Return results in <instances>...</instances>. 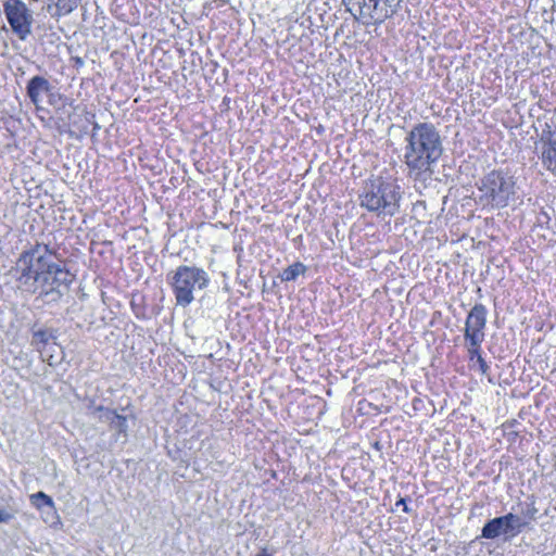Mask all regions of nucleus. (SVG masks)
<instances>
[{"mask_svg":"<svg viewBox=\"0 0 556 556\" xmlns=\"http://www.w3.org/2000/svg\"><path fill=\"white\" fill-rule=\"evenodd\" d=\"M12 273L18 288L29 293L39 292L47 302H58L73 281V275L51 261L48 245L37 244L23 252Z\"/></svg>","mask_w":556,"mask_h":556,"instance_id":"f257e3e1","label":"nucleus"},{"mask_svg":"<svg viewBox=\"0 0 556 556\" xmlns=\"http://www.w3.org/2000/svg\"><path fill=\"white\" fill-rule=\"evenodd\" d=\"M404 143L407 175L415 185L425 188L432 180L434 166L443 152L439 130L431 123H418L407 131Z\"/></svg>","mask_w":556,"mask_h":556,"instance_id":"f03ea898","label":"nucleus"},{"mask_svg":"<svg viewBox=\"0 0 556 556\" xmlns=\"http://www.w3.org/2000/svg\"><path fill=\"white\" fill-rule=\"evenodd\" d=\"M400 185L382 177L368 180L359 195V205L377 216H394L400 211Z\"/></svg>","mask_w":556,"mask_h":556,"instance_id":"7ed1b4c3","label":"nucleus"},{"mask_svg":"<svg viewBox=\"0 0 556 556\" xmlns=\"http://www.w3.org/2000/svg\"><path fill=\"white\" fill-rule=\"evenodd\" d=\"M210 280L207 271L201 267L195 265L178 266L169 277V286L176 305L189 306L195 300V295L208 287Z\"/></svg>","mask_w":556,"mask_h":556,"instance_id":"20e7f679","label":"nucleus"},{"mask_svg":"<svg viewBox=\"0 0 556 556\" xmlns=\"http://www.w3.org/2000/svg\"><path fill=\"white\" fill-rule=\"evenodd\" d=\"M515 180L503 170H492L481 179V201L495 208L506 207L515 195Z\"/></svg>","mask_w":556,"mask_h":556,"instance_id":"39448f33","label":"nucleus"},{"mask_svg":"<svg viewBox=\"0 0 556 556\" xmlns=\"http://www.w3.org/2000/svg\"><path fill=\"white\" fill-rule=\"evenodd\" d=\"M354 20L365 26L382 24L395 12V8L386 0H342Z\"/></svg>","mask_w":556,"mask_h":556,"instance_id":"423d86ee","label":"nucleus"},{"mask_svg":"<svg viewBox=\"0 0 556 556\" xmlns=\"http://www.w3.org/2000/svg\"><path fill=\"white\" fill-rule=\"evenodd\" d=\"M3 12L12 31L21 39L26 40L31 34L34 17L31 11L22 0H5Z\"/></svg>","mask_w":556,"mask_h":556,"instance_id":"0eeeda50","label":"nucleus"},{"mask_svg":"<svg viewBox=\"0 0 556 556\" xmlns=\"http://www.w3.org/2000/svg\"><path fill=\"white\" fill-rule=\"evenodd\" d=\"M526 526L527 522L519 516L508 513L488 521L481 530V536L489 540H494L501 535L514 538L518 535Z\"/></svg>","mask_w":556,"mask_h":556,"instance_id":"6e6552de","label":"nucleus"},{"mask_svg":"<svg viewBox=\"0 0 556 556\" xmlns=\"http://www.w3.org/2000/svg\"><path fill=\"white\" fill-rule=\"evenodd\" d=\"M486 317V307L481 303L475 304L465 320L464 338L473 339V342H477V339H484Z\"/></svg>","mask_w":556,"mask_h":556,"instance_id":"1a4fd4ad","label":"nucleus"},{"mask_svg":"<svg viewBox=\"0 0 556 556\" xmlns=\"http://www.w3.org/2000/svg\"><path fill=\"white\" fill-rule=\"evenodd\" d=\"M52 90V86L47 78L43 76H34L29 79L26 86V93L30 102L36 109L41 108L43 94H49Z\"/></svg>","mask_w":556,"mask_h":556,"instance_id":"9d476101","label":"nucleus"},{"mask_svg":"<svg viewBox=\"0 0 556 556\" xmlns=\"http://www.w3.org/2000/svg\"><path fill=\"white\" fill-rule=\"evenodd\" d=\"M541 141L543 142L542 163L552 174L556 175V134L543 131Z\"/></svg>","mask_w":556,"mask_h":556,"instance_id":"9b49d317","label":"nucleus"},{"mask_svg":"<svg viewBox=\"0 0 556 556\" xmlns=\"http://www.w3.org/2000/svg\"><path fill=\"white\" fill-rule=\"evenodd\" d=\"M88 415L103 422H111L116 412L103 406H89Z\"/></svg>","mask_w":556,"mask_h":556,"instance_id":"f8f14e48","label":"nucleus"},{"mask_svg":"<svg viewBox=\"0 0 556 556\" xmlns=\"http://www.w3.org/2000/svg\"><path fill=\"white\" fill-rule=\"evenodd\" d=\"M305 270L306 266L296 262L282 270L280 279L281 281H294L300 275H303Z\"/></svg>","mask_w":556,"mask_h":556,"instance_id":"ddd939ff","label":"nucleus"},{"mask_svg":"<svg viewBox=\"0 0 556 556\" xmlns=\"http://www.w3.org/2000/svg\"><path fill=\"white\" fill-rule=\"evenodd\" d=\"M30 503L38 509L43 507H49L50 509H54L53 500L47 495L45 492H37L30 495Z\"/></svg>","mask_w":556,"mask_h":556,"instance_id":"4468645a","label":"nucleus"},{"mask_svg":"<svg viewBox=\"0 0 556 556\" xmlns=\"http://www.w3.org/2000/svg\"><path fill=\"white\" fill-rule=\"evenodd\" d=\"M467 342V351L469 354L470 359L477 358L479 359V356L481 355V344L484 341V339H477V342H473V339H465Z\"/></svg>","mask_w":556,"mask_h":556,"instance_id":"2eb2a0df","label":"nucleus"},{"mask_svg":"<svg viewBox=\"0 0 556 556\" xmlns=\"http://www.w3.org/2000/svg\"><path fill=\"white\" fill-rule=\"evenodd\" d=\"M110 426L112 430H115L119 434L126 435L128 426L125 416L118 415L116 413L115 417H113V420L110 422Z\"/></svg>","mask_w":556,"mask_h":556,"instance_id":"dca6fc26","label":"nucleus"},{"mask_svg":"<svg viewBox=\"0 0 556 556\" xmlns=\"http://www.w3.org/2000/svg\"><path fill=\"white\" fill-rule=\"evenodd\" d=\"M50 334L46 330H38L34 333V341L38 343H48Z\"/></svg>","mask_w":556,"mask_h":556,"instance_id":"f3484780","label":"nucleus"},{"mask_svg":"<svg viewBox=\"0 0 556 556\" xmlns=\"http://www.w3.org/2000/svg\"><path fill=\"white\" fill-rule=\"evenodd\" d=\"M14 518V514L8 509L0 508V523H8Z\"/></svg>","mask_w":556,"mask_h":556,"instance_id":"a211bd4d","label":"nucleus"},{"mask_svg":"<svg viewBox=\"0 0 556 556\" xmlns=\"http://www.w3.org/2000/svg\"><path fill=\"white\" fill-rule=\"evenodd\" d=\"M477 363L479 364V368H480L481 372L486 374V371L489 370V365L486 364L484 358L482 356H479V359L477 361Z\"/></svg>","mask_w":556,"mask_h":556,"instance_id":"6ab92c4d","label":"nucleus"},{"mask_svg":"<svg viewBox=\"0 0 556 556\" xmlns=\"http://www.w3.org/2000/svg\"><path fill=\"white\" fill-rule=\"evenodd\" d=\"M395 506H397V507H399V506H403V510H404V511H406V513L408 511V507H407L406 502H405V500H404V498H400V500L395 503Z\"/></svg>","mask_w":556,"mask_h":556,"instance_id":"aec40b11","label":"nucleus"},{"mask_svg":"<svg viewBox=\"0 0 556 556\" xmlns=\"http://www.w3.org/2000/svg\"><path fill=\"white\" fill-rule=\"evenodd\" d=\"M386 2H389L391 3V5H393L395 8V10H397L400 3L402 2V0H386Z\"/></svg>","mask_w":556,"mask_h":556,"instance_id":"412c9836","label":"nucleus"},{"mask_svg":"<svg viewBox=\"0 0 556 556\" xmlns=\"http://www.w3.org/2000/svg\"><path fill=\"white\" fill-rule=\"evenodd\" d=\"M255 556H273L266 547L262 548L261 552L258 554H256Z\"/></svg>","mask_w":556,"mask_h":556,"instance_id":"4be33fe9","label":"nucleus"}]
</instances>
